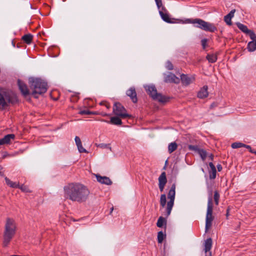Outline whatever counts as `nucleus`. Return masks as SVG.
<instances>
[{"instance_id": "obj_1", "label": "nucleus", "mask_w": 256, "mask_h": 256, "mask_svg": "<svg viewBox=\"0 0 256 256\" xmlns=\"http://www.w3.org/2000/svg\"><path fill=\"white\" fill-rule=\"evenodd\" d=\"M64 196L79 203L86 200L90 194L88 188L80 183H70L64 186Z\"/></svg>"}, {"instance_id": "obj_2", "label": "nucleus", "mask_w": 256, "mask_h": 256, "mask_svg": "<svg viewBox=\"0 0 256 256\" xmlns=\"http://www.w3.org/2000/svg\"><path fill=\"white\" fill-rule=\"evenodd\" d=\"M29 84L32 90V94L35 98H38L37 95L45 93L48 89L47 83L39 78H30Z\"/></svg>"}, {"instance_id": "obj_3", "label": "nucleus", "mask_w": 256, "mask_h": 256, "mask_svg": "<svg viewBox=\"0 0 256 256\" xmlns=\"http://www.w3.org/2000/svg\"><path fill=\"white\" fill-rule=\"evenodd\" d=\"M16 224L14 220L10 218H7L4 232V246H6L16 234Z\"/></svg>"}, {"instance_id": "obj_4", "label": "nucleus", "mask_w": 256, "mask_h": 256, "mask_svg": "<svg viewBox=\"0 0 256 256\" xmlns=\"http://www.w3.org/2000/svg\"><path fill=\"white\" fill-rule=\"evenodd\" d=\"M18 101L16 96L12 91H0V108L8 107L10 104H14Z\"/></svg>"}, {"instance_id": "obj_5", "label": "nucleus", "mask_w": 256, "mask_h": 256, "mask_svg": "<svg viewBox=\"0 0 256 256\" xmlns=\"http://www.w3.org/2000/svg\"><path fill=\"white\" fill-rule=\"evenodd\" d=\"M191 22L194 24H196V26L202 30L206 32H214L217 30V28L214 24L206 22L200 18H195L191 20Z\"/></svg>"}, {"instance_id": "obj_6", "label": "nucleus", "mask_w": 256, "mask_h": 256, "mask_svg": "<svg viewBox=\"0 0 256 256\" xmlns=\"http://www.w3.org/2000/svg\"><path fill=\"white\" fill-rule=\"evenodd\" d=\"M147 93L154 100H158L160 102H166L168 100L169 98L166 97L161 94L158 93L154 86L150 85L144 86Z\"/></svg>"}, {"instance_id": "obj_7", "label": "nucleus", "mask_w": 256, "mask_h": 256, "mask_svg": "<svg viewBox=\"0 0 256 256\" xmlns=\"http://www.w3.org/2000/svg\"><path fill=\"white\" fill-rule=\"evenodd\" d=\"M213 204L212 200V194L208 196V202L207 212L206 216V232L211 227L212 225V222L214 220V216H212Z\"/></svg>"}, {"instance_id": "obj_8", "label": "nucleus", "mask_w": 256, "mask_h": 256, "mask_svg": "<svg viewBox=\"0 0 256 256\" xmlns=\"http://www.w3.org/2000/svg\"><path fill=\"white\" fill-rule=\"evenodd\" d=\"M176 184H173L170 190L168 193V198L170 200L167 203L166 208V216L168 217L170 214L172 208L174 206V201L175 198V194H176Z\"/></svg>"}, {"instance_id": "obj_9", "label": "nucleus", "mask_w": 256, "mask_h": 256, "mask_svg": "<svg viewBox=\"0 0 256 256\" xmlns=\"http://www.w3.org/2000/svg\"><path fill=\"white\" fill-rule=\"evenodd\" d=\"M114 114L122 118H131L132 116L126 113V110L120 102H115L113 107Z\"/></svg>"}, {"instance_id": "obj_10", "label": "nucleus", "mask_w": 256, "mask_h": 256, "mask_svg": "<svg viewBox=\"0 0 256 256\" xmlns=\"http://www.w3.org/2000/svg\"><path fill=\"white\" fill-rule=\"evenodd\" d=\"M164 82L166 83H174L178 84L180 82V79L174 74L169 72L168 74H164Z\"/></svg>"}, {"instance_id": "obj_11", "label": "nucleus", "mask_w": 256, "mask_h": 256, "mask_svg": "<svg viewBox=\"0 0 256 256\" xmlns=\"http://www.w3.org/2000/svg\"><path fill=\"white\" fill-rule=\"evenodd\" d=\"M158 186L161 192L164 191V186L167 182V178L166 177V173L162 172L158 178Z\"/></svg>"}, {"instance_id": "obj_12", "label": "nucleus", "mask_w": 256, "mask_h": 256, "mask_svg": "<svg viewBox=\"0 0 256 256\" xmlns=\"http://www.w3.org/2000/svg\"><path fill=\"white\" fill-rule=\"evenodd\" d=\"M250 37L252 40L248 43L247 48L249 52H254L256 50V34L252 32Z\"/></svg>"}, {"instance_id": "obj_13", "label": "nucleus", "mask_w": 256, "mask_h": 256, "mask_svg": "<svg viewBox=\"0 0 256 256\" xmlns=\"http://www.w3.org/2000/svg\"><path fill=\"white\" fill-rule=\"evenodd\" d=\"M18 84L20 91L24 96H26L30 94V92L27 86L23 82L18 80Z\"/></svg>"}, {"instance_id": "obj_14", "label": "nucleus", "mask_w": 256, "mask_h": 256, "mask_svg": "<svg viewBox=\"0 0 256 256\" xmlns=\"http://www.w3.org/2000/svg\"><path fill=\"white\" fill-rule=\"evenodd\" d=\"M160 8H162V9L161 10H159V13L162 18L166 22L172 23V22L169 17L168 14L167 13V10L166 8L163 6L162 4L160 7Z\"/></svg>"}, {"instance_id": "obj_15", "label": "nucleus", "mask_w": 256, "mask_h": 256, "mask_svg": "<svg viewBox=\"0 0 256 256\" xmlns=\"http://www.w3.org/2000/svg\"><path fill=\"white\" fill-rule=\"evenodd\" d=\"M126 95L130 97L133 102L136 103L138 102L136 93L134 88H130L126 91Z\"/></svg>"}, {"instance_id": "obj_16", "label": "nucleus", "mask_w": 256, "mask_h": 256, "mask_svg": "<svg viewBox=\"0 0 256 256\" xmlns=\"http://www.w3.org/2000/svg\"><path fill=\"white\" fill-rule=\"evenodd\" d=\"M96 176L98 182L101 184H106V185H110L112 184V180L107 176H102L99 174H96Z\"/></svg>"}, {"instance_id": "obj_17", "label": "nucleus", "mask_w": 256, "mask_h": 256, "mask_svg": "<svg viewBox=\"0 0 256 256\" xmlns=\"http://www.w3.org/2000/svg\"><path fill=\"white\" fill-rule=\"evenodd\" d=\"M181 82L182 84L184 86H188L194 80V78L192 77H189L187 74H182L180 76Z\"/></svg>"}, {"instance_id": "obj_18", "label": "nucleus", "mask_w": 256, "mask_h": 256, "mask_svg": "<svg viewBox=\"0 0 256 256\" xmlns=\"http://www.w3.org/2000/svg\"><path fill=\"white\" fill-rule=\"evenodd\" d=\"M15 135L14 134H8L2 138L0 139V145L9 144L11 140H14Z\"/></svg>"}, {"instance_id": "obj_19", "label": "nucleus", "mask_w": 256, "mask_h": 256, "mask_svg": "<svg viewBox=\"0 0 256 256\" xmlns=\"http://www.w3.org/2000/svg\"><path fill=\"white\" fill-rule=\"evenodd\" d=\"M208 87L207 86H204L198 93V97L200 98H204L208 95Z\"/></svg>"}, {"instance_id": "obj_20", "label": "nucleus", "mask_w": 256, "mask_h": 256, "mask_svg": "<svg viewBox=\"0 0 256 256\" xmlns=\"http://www.w3.org/2000/svg\"><path fill=\"white\" fill-rule=\"evenodd\" d=\"M236 25L240 30L248 35L249 36H250V34L252 32H254L252 30H248L246 26L240 22H236Z\"/></svg>"}, {"instance_id": "obj_21", "label": "nucleus", "mask_w": 256, "mask_h": 256, "mask_svg": "<svg viewBox=\"0 0 256 256\" xmlns=\"http://www.w3.org/2000/svg\"><path fill=\"white\" fill-rule=\"evenodd\" d=\"M76 144L78 147V150L80 152H88L85 148H84L82 146V142L80 138L76 136L74 138Z\"/></svg>"}, {"instance_id": "obj_22", "label": "nucleus", "mask_w": 256, "mask_h": 256, "mask_svg": "<svg viewBox=\"0 0 256 256\" xmlns=\"http://www.w3.org/2000/svg\"><path fill=\"white\" fill-rule=\"evenodd\" d=\"M209 166L211 168V170L209 172L210 179H214L216 177V170L215 166L210 162L209 163Z\"/></svg>"}, {"instance_id": "obj_23", "label": "nucleus", "mask_w": 256, "mask_h": 256, "mask_svg": "<svg viewBox=\"0 0 256 256\" xmlns=\"http://www.w3.org/2000/svg\"><path fill=\"white\" fill-rule=\"evenodd\" d=\"M212 246V240L211 238H208L205 240L204 242V252L207 253L210 252Z\"/></svg>"}, {"instance_id": "obj_24", "label": "nucleus", "mask_w": 256, "mask_h": 256, "mask_svg": "<svg viewBox=\"0 0 256 256\" xmlns=\"http://www.w3.org/2000/svg\"><path fill=\"white\" fill-rule=\"evenodd\" d=\"M32 38L33 36L30 34H25L22 38V40L28 44L32 42Z\"/></svg>"}, {"instance_id": "obj_25", "label": "nucleus", "mask_w": 256, "mask_h": 256, "mask_svg": "<svg viewBox=\"0 0 256 256\" xmlns=\"http://www.w3.org/2000/svg\"><path fill=\"white\" fill-rule=\"evenodd\" d=\"M108 123H110L115 125H121L122 124V120L117 116H113L110 118V122H108Z\"/></svg>"}, {"instance_id": "obj_26", "label": "nucleus", "mask_w": 256, "mask_h": 256, "mask_svg": "<svg viewBox=\"0 0 256 256\" xmlns=\"http://www.w3.org/2000/svg\"><path fill=\"white\" fill-rule=\"evenodd\" d=\"M210 62H215L217 60V56L216 54H208L206 57Z\"/></svg>"}, {"instance_id": "obj_27", "label": "nucleus", "mask_w": 256, "mask_h": 256, "mask_svg": "<svg viewBox=\"0 0 256 256\" xmlns=\"http://www.w3.org/2000/svg\"><path fill=\"white\" fill-rule=\"evenodd\" d=\"M5 180L7 185L12 188H17L18 186V184L11 181L7 177H5Z\"/></svg>"}, {"instance_id": "obj_28", "label": "nucleus", "mask_w": 256, "mask_h": 256, "mask_svg": "<svg viewBox=\"0 0 256 256\" xmlns=\"http://www.w3.org/2000/svg\"><path fill=\"white\" fill-rule=\"evenodd\" d=\"M178 145L176 142H173L169 144L168 146V150L169 153L171 154L176 150Z\"/></svg>"}, {"instance_id": "obj_29", "label": "nucleus", "mask_w": 256, "mask_h": 256, "mask_svg": "<svg viewBox=\"0 0 256 256\" xmlns=\"http://www.w3.org/2000/svg\"><path fill=\"white\" fill-rule=\"evenodd\" d=\"M164 224H166V220L162 216H160L156 222V226L158 228H162Z\"/></svg>"}, {"instance_id": "obj_30", "label": "nucleus", "mask_w": 256, "mask_h": 256, "mask_svg": "<svg viewBox=\"0 0 256 256\" xmlns=\"http://www.w3.org/2000/svg\"><path fill=\"white\" fill-rule=\"evenodd\" d=\"M198 154L202 160H204L207 156L208 154L204 150V149L200 148L198 152H197Z\"/></svg>"}, {"instance_id": "obj_31", "label": "nucleus", "mask_w": 256, "mask_h": 256, "mask_svg": "<svg viewBox=\"0 0 256 256\" xmlns=\"http://www.w3.org/2000/svg\"><path fill=\"white\" fill-rule=\"evenodd\" d=\"M166 196L165 194H162L160 198V204L162 207L164 208L166 206Z\"/></svg>"}, {"instance_id": "obj_32", "label": "nucleus", "mask_w": 256, "mask_h": 256, "mask_svg": "<svg viewBox=\"0 0 256 256\" xmlns=\"http://www.w3.org/2000/svg\"><path fill=\"white\" fill-rule=\"evenodd\" d=\"M166 234H164L163 232L160 231L158 234V243H162L166 238Z\"/></svg>"}, {"instance_id": "obj_33", "label": "nucleus", "mask_w": 256, "mask_h": 256, "mask_svg": "<svg viewBox=\"0 0 256 256\" xmlns=\"http://www.w3.org/2000/svg\"><path fill=\"white\" fill-rule=\"evenodd\" d=\"M18 188H20L22 192H32V191L28 188V186L24 184L20 185L18 184Z\"/></svg>"}, {"instance_id": "obj_34", "label": "nucleus", "mask_w": 256, "mask_h": 256, "mask_svg": "<svg viewBox=\"0 0 256 256\" xmlns=\"http://www.w3.org/2000/svg\"><path fill=\"white\" fill-rule=\"evenodd\" d=\"M214 199L215 204L218 206L219 203L220 194L217 190L214 192Z\"/></svg>"}, {"instance_id": "obj_35", "label": "nucleus", "mask_w": 256, "mask_h": 256, "mask_svg": "<svg viewBox=\"0 0 256 256\" xmlns=\"http://www.w3.org/2000/svg\"><path fill=\"white\" fill-rule=\"evenodd\" d=\"M244 144L240 142H236L232 144V147L233 148H238L242 147H244Z\"/></svg>"}, {"instance_id": "obj_36", "label": "nucleus", "mask_w": 256, "mask_h": 256, "mask_svg": "<svg viewBox=\"0 0 256 256\" xmlns=\"http://www.w3.org/2000/svg\"><path fill=\"white\" fill-rule=\"evenodd\" d=\"M80 114H95V112H90L88 110H82L79 112Z\"/></svg>"}, {"instance_id": "obj_37", "label": "nucleus", "mask_w": 256, "mask_h": 256, "mask_svg": "<svg viewBox=\"0 0 256 256\" xmlns=\"http://www.w3.org/2000/svg\"><path fill=\"white\" fill-rule=\"evenodd\" d=\"M96 146L102 148H109L110 150H112V148L110 146V144H106L102 143L100 144H96Z\"/></svg>"}, {"instance_id": "obj_38", "label": "nucleus", "mask_w": 256, "mask_h": 256, "mask_svg": "<svg viewBox=\"0 0 256 256\" xmlns=\"http://www.w3.org/2000/svg\"><path fill=\"white\" fill-rule=\"evenodd\" d=\"M188 148L190 150L194 151L195 152H198L200 148H198V146H194V145H188Z\"/></svg>"}, {"instance_id": "obj_39", "label": "nucleus", "mask_w": 256, "mask_h": 256, "mask_svg": "<svg viewBox=\"0 0 256 256\" xmlns=\"http://www.w3.org/2000/svg\"><path fill=\"white\" fill-rule=\"evenodd\" d=\"M232 18H230L227 15L224 16V20L226 22V24L228 26H231L232 24V22L231 20Z\"/></svg>"}, {"instance_id": "obj_40", "label": "nucleus", "mask_w": 256, "mask_h": 256, "mask_svg": "<svg viewBox=\"0 0 256 256\" xmlns=\"http://www.w3.org/2000/svg\"><path fill=\"white\" fill-rule=\"evenodd\" d=\"M166 68L168 70H172L174 68V66L170 62L168 61L166 63Z\"/></svg>"}, {"instance_id": "obj_41", "label": "nucleus", "mask_w": 256, "mask_h": 256, "mask_svg": "<svg viewBox=\"0 0 256 256\" xmlns=\"http://www.w3.org/2000/svg\"><path fill=\"white\" fill-rule=\"evenodd\" d=\"M244 147L248 149L251 153L256 154V150L252 149L250 146L244 144Z\"/></svg>"}, {"instance_id": "obj_42", "label": "nucleus", "mask_w": 256, "mask_h": 256, "mask_svg": "<svg viewBox=\"0 0 256 256\" xmlns=\"http://www.w3.org/2000/svg\"><path fill=\"white\" fill-rule=\"evenodd\" d=\"M236 12V10H232L228 14L227 16L230 18H232L234 16V14Z\"/></svg>"}, {"instance_id": "obj_43", "label": "nucleus", "mask_w": 256, "mask_h": 256, "mask_svg": "<svg viewBox=\"0 0 256 256\" xmlns=\"http://www.w3.org/2000/svg\"><path fill=\"white\" fill-rule=\"evenodd\" d=\"M202 48L204 49L206 48V43H207V39H203L202 40Z\"/></svg>"}, {"instance_id": "obj_44", "label": "nucleus", "mask_w": 256, "mask_h": 256, "mask_svg": "<svg viewBox=\"0 0 256 256\" xmlns=\"http://www.w3.org/2000/svg\"><path fill=\"white\" fill-rule=\"evenodd\" d=\"M155 2H156V6H157L158 8L160 10V7L162 5V0H155Z\"/></svg>"}, {"instance_id": "obj_45", "label": "nucleus", "mask_w": 256, "mask_h": 256, "mask_svg": "<svg viewBox=\"0 0 256 256\" xmlns=\"http://www.w3.org/2000/svg\"><path fill=\"white\" fill-rule=\"evenodd\" d=\"M78 100V98L77 96H74L71 98V101L75 102H76Z\"/></svg>"}, {"instance_id": "obj_46", "label": "nucleus", "mask_w": 256, "mask_h": 256, "mask_svg": "<svg viewBox=\"0 0 256 256\" xmlns=\"http://www.w3.org/2000/svg\"><path fill=\"white\" fill-rule=\"evenodd\" d=\"M217 168L218 172H220L222 170V168L220 164H218L217 165Z\"/></svg>"}, {"instance_id": "obj_47", "label": "nucleus", "mask_w": 256, "mask_h": 256, "mask_svg": "<svg viewBox=\"0 0 256 256\" xmlns=\"http://www.w3.org/2000/svg\"><path fill=\"white\" fill-rule=\"evenodd\" d=\"M3 168L2 166H0V176H4V174L3 172L2 171Z\"/></svg>"}, {"instance_id": "obj_48", "label": "nucleus", "mask_w": 256, "mask_h": 256, "mask_svg": "<svg viewBox=\"0 0 256 256\" xmlns=\"http://www.w3.org/2000/svg\"><path fill=\"white\" fill-rule=\"evenodd\" d=\"M230 208H228L226 210V218H228V216L229 215V211H230Z\"/></svg>"}, {"instance_id": "obj_49", "label": "nucleus", "mask_w": 256, "mask_h": 256, "mask_svg": "<svg viewBox=\"0 0 256 256\" xmlns=\"http://www.w3.org/2000/svg\"><path fill=\"white\" fill-rule=\"evenodd\" d=\"M209 158H210V160H214V155L212 154H210V156H209Z\"/></svg>"}, {"instance_id": "obj_50", "label": "nucleus", "mask_w": 256, "mask_h": 256, "mask_svg": "<svg viewBox=\"0 0 256 256\" xmlns=\"http://www.w3.org/2000/svg\"><path fill=\"white\" fill-rule=\"evenodd\" d=\"M104 106L108 108H110V105L108 103H106Z\"/></svg>"}, {"instance_id": "obj_51", "label": "nucleus", "mask_w": 256, "mask_h": 256, "mask_svg": "<svg viewBox=\"0 0 256 256\" xmlns=\"http://www.w3.org/2000/svg\"><path fill=\"white\" fill-rule=\"evenodd\" d=\"M106 102H102L100 103V104L101 105H104Z\"/></svg>"}, {"instance_id": "obj_52", "label": "nucleus", "mask_w": 256, "mask_h": 256, "mask_svg": "<svg viewBox=\"0 0 256 256\" xmlns=\"http://www.w3.org/2000/svg\"><path fill=\"white\" fill-rule=\"evenodd\" d=\"M113 210H114V208L112 207L111 208V209H110V214H111L112 213Z\"/></svg>"}, {"instance_id": "obj_53", "label": "nucleus", "mask_w": 256, "mask_h": 256, "mask_svg": "<svg viewBox=\"0 0 256 256\" xmlns=\"http://www.w3.org/2000/svg\"><path fill=\"white\" fill-rule=\"evenodd\" d=\"M214 106H215L214 104H214H212L210 105V108H213V107H214Z\"/></svg>"}, {"instance_id": "obj_54", "label": "nucleus", "mask_w": 256, "mask_h": 256, "mask_svg": "<svg viewBox=\"0 0 256 256\" xmlns=\"http://www.w3.org/2000/svg\"><path fill=\"white\" fill-rule=\"evenodd\" d=\"M164 169H166V166H164Z\"/></svg>"}]
</instances>
